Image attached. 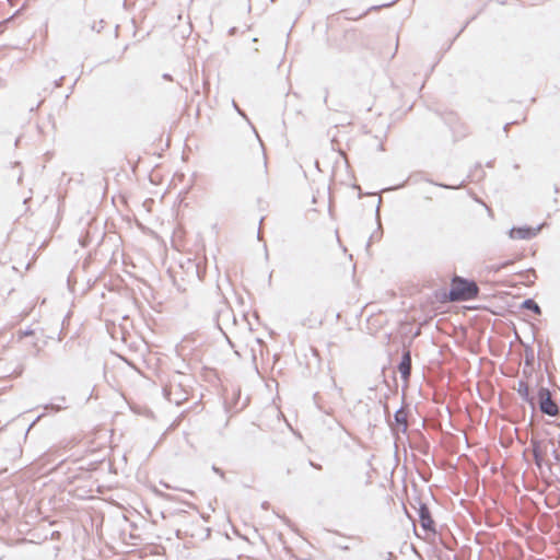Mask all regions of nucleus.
<instances>
[{
  "label": "nucleus",
  "mask_w": 560,
  "mask_h": 560,
  "mask_svg": "<svg viewBox=\"0 0 560 560\" xmlns=\"http://www.w3.org/2000/svg\"><path fill=\"white\" fill-rule=\"evenodd\" d=\"M479 289L474 281H468L459 277H455L451 284V301H467L478 295Z\"/></svg>",
  "instance_id": "obj_1"
},
{
  "label": "nucleus",
  "mask_w": 560,
  "mask_h": 560,
  "mask_svg": "<svg viewBox=\"0 0 560 560\" xmlns=\"http://www.w3.org/2000/svg\"><path fill=\"white\" fill-rule=\"evenodd\" d=\"M420 525L423 530V538H428L435 534L434 521L431 517L430 511L425 505L419 509Z\"/></svg>",
  "instance_id": "obj_2"
},
{
  "label": "nucleus",
  "mask_w": 560,
  "mask_h": 560,
  "mask_svg": "<svg viewBox=\"0 0 560 560\" xmlns=\"http://www.w3.org/2000/svg\"><path fill=\"white\" fill-rule=\"evenodd\" d=\"M540 409L544 413L549 416H556L558 415V406L557 404L550 398V395L548 392L540 393Z\"/></svg>",
  "instance_id": "obj_3"
},
{
  "label": "nucleus",
  "mask_w": 560,
  "mask_h": 560,
  "mask_svg": "<svg viewBox=\"0 0 560 560\" xmlns=\"http://www.w3.org/2000/svg\"><path fill=\"white\" fill-rule=\"evenodd\" d=\"M537 234V230L533 228H513L510 232V236L516 240L532 238Z\"/></svg>",
  "instance_id": "obj_4"
},
{
  "label": "nucleus",
  "mask_w": 560,
  "mask_h": 560,
  "mask_svg": "<svg viewBox=\"0 0 560 560\" xmlns=\"http://www.w3.org/2000/svg\"><path fill=\"white\" fill-rule=\"evenodd\" d=\"M398 371L402 378L408 380L411 372V355L409 351H406L402 355L401 362L398 365Z\"/></svg>",
  "instance_id": "obj_5"
},
{
  "label": "nucleus",
  "mask_w": 560,
  "mask_h": 560,
  "mask_svg": "<svg viewBox=\"0 0 560 560\" xmlns=\"http://www.w3.org/2000/svg\"><path fill=\"white\" fill-rule=\"evenodd\" d=\"M521 259H522V257L517 256L514 260H508V261H504V262H502L500 265H492V266L489 267V270L493 271V272H498L501 269L506 268V267L513 265L515 260H521Z\"/></svg>",
  "instance_id": "obj_6"
},
{
  "label": "nucleus",
  "mask_w": 560,
  "mask_h": 560,
  "mask_svg": "<svg viewBox=\"0 0 560 560\" xmlns=\"http://www.w3.org/2000/svg\"><path fill=\"white\" fill-rule=\"evenodd\" d=\"M523 308H527V310H530L533 312H535L536 314H540V308L539 306L537 305V303H535L533 300H526L523 302L522 304Z\"/></svg>",
  "instance_id": "obj_7"
},
{
  "label": "nucleus",
  "mask_w": 560,
  "mask_h": 560,
  "mask_svg": "<svg viewBox=\"0 0 560 560\" xmlns=\"http://www.w3.org/2000/svg\"><path fill=\"white\" fill-rule=\"evenodd\" d=\"M312 466H314V467H315V468H317V469H320V468H322L320 466H316V465H314V464H312Z\"/></svg>",
  "instance_id": "obj_8"
}]
</instances>
